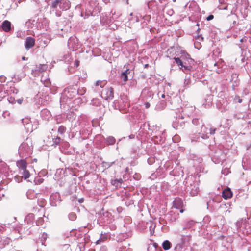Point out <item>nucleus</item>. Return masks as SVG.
Here are the masks:
<instances>
[{"mask_svg": "<svg viewBox=\"0 0 251 251\" xmlns=\"http://www.w3.org/2000/svg\"><path fill=\"white\" fill-rule=\"evenodd\" d=\"M147 6L149 9L154 12H159L160 11L163 10L165 8L163 6L161 7H158L157 2L155 1H151L148 2Z\"/></svg>", "mask_w": 251, "mask_h": 251, "instance_id": "14", "label": "nucleus"}, {"mask_svg": "<svg viewBox=\"0 0 251 251\" xmlns=\"http://www.w3.org/2000/svg\"><path fill=\"white\" fill-rule=\"evenodd\" d=\"M218 8L219 9L221 10H227V6H224L223 5H220L218 6Z\"/></svg>", "mask_w": 251, "mask_h": 251, "instance_id": "61", "label": "nucleus"}, {"mask_svg": "<svg viewBox=\"0 0 251 251\" xmlns=\"http://www.w3.org/2000/svg\"><path fill=\"white\" fill-rule=\"evenodd\" d=\"M229 172H230V171L228 168H225V169L222 170V174H223L225 175H228Z\"/></svg>", "mask_w": 251, "mask_h": 251, "instance_id": "58", "label": "nucleus"}, {"mask_svg": "<svg viewBox=\"0 0 251 251\" xmlns=\"http://www.w3.org/2000/svg\"><path fill=\"white\" fill-rule=\"evenodd\" d=\"M37 203L39 206L41 207H44L46 203V200L43 198H38Z\"/></svg>", "mask_w": 251, "mask_h": 251, "instance_id": "37", "label": "nucleus"}, {"mask_svg": "<svg viewBox=\"0 0 251 251\" xmlns=\"http://www.w3.org/2000/svg\"><path fill=\"white\" fill-rule=\"evenodd\" d=\"M183 206V201L181 199L178 198H176L173 201V207L178 209H180V212L183 213L184 210L182 209Z\"/></svg>", "mask_w": 251, "mask_h": 251, "instance_id": "16", "label": "nucleus"}, {"mask_svg": "<svg viewBox=\"0 0 251 251\" xmlns=\"http://www.w3.org/2000/svg\"><path fill=\"white\" fill-rule=\"evenodd\" d=\"M196 224V222L192 220H185L183 223V230L192 228Z\"/></svg>", "mask_w": 251, "mask_h": 251, "instance_id": "20", "label": "nucleus"}, {"mask_svg": "<svg viewBox=\"0 0 251 251\" xmlns=\"http://www.w3.org/2000/svg\"><path fill=\"white\" fill-rule=\"evenodd\" d=\"M79 247L80 251H84L85 248H84V246L83 244H80L79 245Z\"/></svg>", "mask_w": 251, "mask_h": 251, "instance_id": "64", "label": "nucleus"}, {"mask_svg": "<svg viewBox=\"0 0 251 251\" xmlns=\"http://www.w3.org/2000/svg\"><path fill=\"white\" fill-rule=\"evenodd\" d=\"M232 192L231 190L229 188L226 189L223 191L222 197L225 199L230 198L232 197Z\"/></svg>", "mask_w": 251, "mask_h": 251, "instance_id": "25", "label": "nucleus"}, {"mask_svg": "<svg viewBox=\"0 0 251 251\" xmlns=\"http://www.w3.org/2000/svg\"><path fill=\"white\" fill-rule=\"evenodd\" d=\"M191 238V236L190 235H181L180 241L181 243L184 245L186 243L189 242Z\"/></svg>", "mask_w": 251, "mask_h": 251, "instance_id": "26", "label": "nucleus"}, {"mask_svg": "<svg viewBox=\"0 0 251 251\" xmlns=\"http://www.w3.org/2000/svg\"><path fill=\"white\" fill-rule=\"evenodd\" d=\"M86 91V89L85 87L78 88L77 87V95H83Z\"/></svg>", "mask_w": 251, "mask_h": 251, "instance_id": "46", "label": "nucleus"}, {"mask_svg": "<svg viewBox=\"0 0 251 251\" xmlns=\"http://www.w3.org/2000/svg\"><path fill=\"white\" fill-rule=\"evenodd\" d=\"M147 161L150 165H151L155 162V159L154 157H151L148 159Z\"/></svg>", "mask_w": 251, "mask_h": 251, "instance_id": "53", "label": "nucleus"}, {"mask_svg": "<svg viewBox=\"0 0 251 251\" xmlns=\"http://www.w3.org/2000/svg\"><path fill=\"white\" fill-rule=\"evenodd\" d=\"M107 239V235L106 233L101 234L100 238L96 241V244H100L106 241Z\"/></svg>", "mask_w": 251, "mask_h": 251, "instance_id": "30", "label": "nucleus"}, {"mask_svg": "<svg viewBox=\"0 0 251 251\" xmlns=\"http://www.w3.org/2000/svg\"><path fill=\"white\" fill-rule=\"evenodd\" d=\"M40 115L42 119L46 121H49L51 119V114L47 109H42L40 112Z\"/></svg>", "mask_w": 251, "mask_h": 251, "instance_id": "19", "label": "nucleus"}, {"mask_svg": "<svg viewBox=\"0 0 251 251\" xmlns=\"http://www.w3.org/2000/svg\"><path fill=\"white\" fill-rule=\"evenodd\" d=\"M44 180V179L43 178H42L40 176H38L35 178L34 182L36 185H39L43 183Z\"/></svg>", "mask_w": 251, "mask_h": 251, "instance_id": "41", "label": "nucleus"}, {"mask_svg": "<svg viewBox=\"0 0 251 251\" xmlns=\"http://www.w3.org/2000/svg\"><path fill=\"white\" fill-rule=\"evenodd\" d=\"M208 100V102L206 103H203V105H207L208 106H210L212 103V97L211 96H208L207 99L206 100V101Z\"/></svg>", "mask_w": 251, "mask_h": 251, "instance_id": "52", "label": "nucleus"}, {"mask_svg": "<svg viewBox=\"0 0 251 251\" xmlns=\"http://www.w3.org/2000/svg\"><path fill=\"white\" fill-rule=\"evenodd\" d=\"M6 79V77L4 75H0V82H5Z\"/></svg>", "mask_w": 251, "mask_h": 251, "instance_id": "60", "label": "nucleus"}, {"mask_svg": "<svg viewBox=\"0 0 251 251\" xmlns=\"http://www.w3.org/2000/svg\"><path fill=\"white\" fill-rule=\"evenodd\" d=\"M63 93L68 98H73L77 95V85L70 86L64 89Z\"/></svg>", "mask_w": 251, "mask_h": 251, "instance_id": "9", "label": "nucleus"}, {"mask_svg": "<svg viewBox=\"0 0 251 251\" xmlns=\"http://www.w3.org/2000/svg\"><path fill=\"white\" fill-rule=\"evenodd\" d=\"M22 174L24 178L25 179H26L27 178H29L30 176V173L28 170H27L26 169L25 170H22Z\"/></svg>", "mask_w": 251, "mask_h": 251, "instance_id": "36", "label": "nucleus"}, {"mask_svg": "<svg viewBox=\"0 0 251 251\" xmlns=\"http://www.w3.org/2000/svg\"><path fill=\"white\" fill-rule=\"evenodd\" d=\"M184 246L181 243H178L176 245L174 248V250L175 251H181L182 249L184 247Z\"/></svg>", "mask_w": 251, "mask_h": 251, "instance_id": "45", "label": "nucleus"}, {"mask_svg": "<svg viewBox=\"0 0 251 251\" xmlns=\"http://www.w3.org/2000/svg\"><path fill=\"white\" fill-rule=\"evenodd\" d=\"M174 12L173 10L172 9H170L167 10V14L170 16H171L173 14Z\"/></svg>", "mask_w": 251, "mask_h": 251, "instance_id": "62", "label": "nucleus"}, {"mask_svg": "<svg viewBox=\"0 0 251 251\" xmlns=\"http://www.w3.org/2000/svg\"><path fill=\"white\" fill-rule=\"evenodd\" d=\"M216 130H217V129L216 128L211 127L209 129V133L211 135H213L215 134Z\"/></svg>", "mask_w": 251, "mask_h": 251, "instance_id": "57", "label": "nucleus"}, {"mask_svg": "<svg viewBox=\"0 0 251 251\" xmlns=\"http://www.w3.org/2000/svg\"><path fill=\"white\" fill-rule=\"evenodd\" d=\"M35 43V40L33 38L30 36L27 37L25 42V48L27 50L31 49L34 46Z\"/></svg>", "mask_w": 251, "mask_h": 251, "instance_id": "18", "label": "nucleus"}, {"mask_svg": "<svg viewBox=\"0 0 251 251\" xmlns=\"http://www.w3.org/2000/svg\"><path fill=\"white\" fill-rule=\"evenodd\" d=\"M171 242L167 240H165L162 243V247L165 250H169L171 248Z\"/></svg>", "mask_w": 251, "mask_h": 251, "instance_id": "33", "label": "nucleus"}, {"mask_svg": "<svg viewBox=\"0 0 251 251\" xmlns=\"http://www.w3.org/2000/svg\"><path fill=\"white\" fill-rule=\"evenodd\" d=\"M180 54L181 55L180 57L182 60H183V61H185L186 62V61H188L190 64L191 63V62H194L193 59L190 58L189 54L185 51L181 50L180 51Z\"/></svg>", "mask_w": 251, "mask_h": 251, "instance_id": "21", "label": "nucleus"}, {"mask_svg": "<svg viewBox=\"0 0 251 251\" xmlns=\"http://www.w3.org/2000/svg\"><path fill=\"white\" fill-rule=\"evenodd\" d=\"M113 106L115 109H118L120 111L126 113V108L129 106L126 97L124 96L115 100L113 102Z\"/></svg>", "mask_w": 251, "mask_h": 251, "instance_id": "5", "label": "nucleus"}, {"mask_svg": "<svg viewBox=\"0 0 251 251\" xmlns=\"http://www.w3.org/2000/svg\"><path fill=\"white\" fill-rule=\"evenodd\" d=\"M48 68V65L46 64H39L36 66V70L39 72L46 71Z\"/></svg>", "mask_w": 251, "mask_h": 251, "instance_id": "34", "label": "nucleus"}, {"mask_svg": "<svg viewBox=\"0 0 251 251\" xmlns=\"http://www.w3.org/2000/svg\"><path fill=\"white\" fill-rule=\"evenodd\" d=\"M29 120L28 119H25V120H23V124L25 125V128L27 129V130L29 131L30 130H31V131H32L33 130V127L32 126L31 128L30 129V126L31 125L30 123L27 122L26 121H29Z\"/></svg>", "mask_w": 251, "mask_h": 251, "instance_id": "31", "label": "nucleus"}, {"mask_svg": "<svg viewBox=\"0 0 251 251\" xmlns=\"http://www.w3.org/2000/svg\"><path fill=\"white\" fill-rule=\"evenodd\" d=\"M61 139L59 137L53 139V145L55 146L59 144Z\"/></svg>", "mask_w": 251, "mask_h": 251, "instance_id": "50", "label": "nucleus"}, {"mask_svg": "<svg viewBox=\"0 0 251 251\" xmlns=\"http://www.w3.org/2000/svg\"><path fill=\"white\" fill-rule=\"evenodd\" d=\"M7 169V166L6 164L4 163V165H0V174L4 173Z\"/></svg>", "mask_w": 251, "mask_h": 251, "instance_id": "49", "label": "nucleus"}, {"mask_svg": "<svg viewBox=\"0 0 251 251\" xmlns=\"http://www.w3.org/2000/svg\"><path fill=\"white\" fill-rule=\"evenodd\" d=\"M195 110V106L186 105L183 108L182 112L183 113L184 115H187L188 117H190L193 115Z\"/></svg>", "mask_w": 251, "mask_h": 251, "instance_id": "17", "label": "nucleus"}, {"mask_svg": "<svg viewBox=\"0 0 251 251\" xmlns=\"http://www.w3.org/2000/svg\"><path fill=\"white\" fill-rule=\"evenodd\" d=\"M198 134L199 136L197 137L196 139L193 138L192 136L191 137L192 142L198 141L200 137L203 139H206L209 138L208 133L207 132V128L204 126V124H202L201 125V130L200 131H198Z\"/></svg>", "mask_w": 251, "mask_h": 251, "instance_id": "10", "label": "nucleus"}, {"mask_svg": "<svg viewBox=\"0 0 251 251\" xmlns=\"http://www.w3.org/2000/svg\"><path fill=\"white\" fill-rule=\"evenodd\" d=\"M61 201V199L59 193H53L50 196V203L51 206H57Z\"/></svg>", "mask_w": 251, "mask_h": 251, "instance_id": "11", "label": "nucleus"}, {"mask_svg": "<svg viewBox=\"0 0 251 251\" xmlns=\"http://www.w3.org/2000/svg\"><path fill=\"white\" fill-rule=\"evenodd\" d=\"M192 122L193 124L195 126H198L200 124H201V125L203 124L202 120H200L199 118L193 119Z\"/></svg>", "mask_w": 251, "mask_h": 251, "instance_id": "43", "label": "nucleus"}, {"mask_svg": "<svg viewBox=\"0 0 251 251\" xmlns=\"http://www.w3.org/2000/svg\"><path fill=\"white\" fill-rule=\"evenodd\" d=\"M66 131V127H64L63 126H60L58 129V131L59 133L62 134H63Z\"/></svg>", "mask_w": 251, "mask_h": 251, "instance_id": "51", "label": "nucleus"}, {"mask_svg": "<svg viewBox=\"0 0 251 251\" xmlns=\"http://www.w3.org/2000/svg\"><path fill=\"white\" fill-rule=\"evenodd\" d=\"M80 44L78 39L75 36L71 37L68 41V49L72 51H75L80 48Z\"/></svg>", "mask_w": 251, "mask_h": 251, "instance_id": "7", "label": "nucleus"}, {"mask_svg": "<svg viewBox=\"0 0 251 251\" xmlns=\"http://www.w3.org/2000/svg\"><path fill=\"white\" fill-rule=\"evenodd\" d=\"M67 118L69 120H71L72 119L75 118L74 117V114L72 112H70V113L67 114Z\"/></svg>", "mask_w": 251, "mask_h": 251, "instance_id": "55", "label": "nucleus"}, {"mask_svg": "<svg viewBox=\"0 0 251 251\" xmlns=\"http://www.w3.org/2000/svg\"><path fill=\"white\" fill-rule=\"evenodd\" d=\"M174 60L178 66H181L180 69L183 71L185 70H190L192 68L191 65H187V63L183 61L180 57H174Z\"/></svg>", "mask_w": 251, "mask_h": 251, "instance_id": "15", "label": "nucleus"}, {"mask_svg": "<svg viewBox=\"0 0 251 251\" xmlns=\"http://www.w3.org/2000/svg\"><path fill=\"white\" fill-rule=\"evenodd\" d=\"M235 101H237L239 103H241L242 102V100L240 98L239 96H236L234 99Z\"/></svg>", "mask_w": 251, "mask_h": 251, "instance_id": "54", "label": "nucleus"}, {"mask_svg": "<svg viewBox=\"0 0 251 251\" xmlns=\"http://www.w3.org/2000/svg\"><path fill=\"white\" fill-rule=\"evenodd\" d=\"M34 219V215L32 213L28 214L25 218V222L27 224L32 223Z\"/></svg>", "mask_w": 251, "mask_h": 251, "instance_id": "27", "label": "nucleus"}, {"mask_svg": "<svg viewBox=\"0 0 251 251\" xmlns=\"http://www.w3.org/2000/svg\"><path fill=\"white\" fill-rule=\"evenodd\" d=\"M8 101L11 104L15 103V99L14 98L10 97L8 98Z\"/></svg>", "mask_w": 251, "mask_h": 251, "instance_id": "59", "label": "nucleus"}, {"mask_svg": "<svg viewBox=\"0 0 251 251\" xmlns=\"http://www.w3.org/2000/svg\"><path fill=\"white\" fill-rule=\"evenodd\" d=\"M200 181L196 176L190 175L188 176L183 182L186 190L189 192L192 196L197 195L199 191V183Z\"/></svg>", "mask_w": 251, "mask_h": 251, "instance_id": "3", "label": "nucleus"}, {"mask_svg": "<svg viewBox=\"0 0 251 251\" xmlns=\"http://www.w3.org/2000/svg\"><path fill=\"white\" fill-rule=\"evenodd\" d=\"M63 60L65 62L67 63L68 64H70L72 61V58L71 57L70 54L69 53H68L67 54L64 55L63 56Z\"/></svg>", "mask_w": 251, "mask_h": 251, "instance_id": "40", "label": "nucleus"}, {"mask_svg": "<svg viewBox=\"0 0 251 251\" xmlns=\"http://www.w3.org/2000/svg\"><path fill=\"white\" fill-rule=\"evenodd\" d=\"M33 149L32 141L31 139L27 138L20 145L18 149L19 155L22 158H27L32 154Z\"/></svg>", "mask_w": 251, "mask_h": 251, "instance_id": "4", "label": "nucleus"}, {"mask_svg": "<svg viewBox=\"0 0 251 251\" xmlns=\"http://www.w3.org/2000/svg\"><path fill=\"white\" fill-rule=\"evenodd\" d=\"M41 81L45 87H49L50 86L51 83L49 78H44L42 77Z\"/></svg>", "mask_w": 251, "mask_h": 251, "instance_id": "35", "label": "nucleus"}, {"mask_svg": "<svg viewBox=\"0 0 251 251\" xmlns=\"http://www.w3.org/2000/svg\"><path fill=\"white\" fill-rule=\"evenodd\" d=\"M17 167L21 171L25 170L27 168V163L25 159H21L16 162Z\"/></svg>", "mask_w": 251, "mask_h": 251, "instance_id": "23", "label": "nucleus"}, {"mask_svg": "<svg viewBox=\"0 0 251 251\" xmlns=\"http://www.w3.org/2000/svg\"><path fill=\"white\" fill-rule=\"evenodd\" d=\"M37 194L35 193L33 190H28L26 193V196L29 199H34L37 197Z\"/></svg>", "mask_w": 251, "mask_h": 251, "instance_id": "28", "label": "nucleus"}, {"mask_svg": "<svg viewBox=\"0 0 251 251\" xmlns=\"http://www.w3.org/2000/svg\"><path fill=\"white\" fill-rule=\"evenodd\" d=\"M166 103L165 100H161L155 107V109L157 110H162L166 107Z\"/></svg>", "mask_w": 251, "mask_h": 251, "instance_id": "29", "label": "nucleus"}, {"mask_svg": "<svg viewBox=\"0 0 251 251\" xmlns=\"http://www.w3.org/2000/svg\"><path fill=\"white\" fill-rule=\"evenodd\" d=\"M120 77V78L123 80L124 83H126L128 80L127 75L123 72L121 74Z\"/></svg>", "mask_w": 251, "mask_h": 251, "instance_id": "47", "label": "nucleus"}, {"mask_svg": "<svg viewBox=\"0 0 251 251\" xmlns=\"http://www.w3.org/2000/svg\"><path fill=\"white\" fill-rule=\"evenodd\" d=\"M237 8H238L242 13L246 14L248 7L247 0H237Z\"/></svg>", "mask_w": 251, "mask_h": 251, "instance_id": "13", "label": "nucleus"}, {"mask_svg": "<svg viewBox=\"0 0 251 251\" xmlns=\"http://www.w3.org/2000/svg\"><path fill=\"white\" fill-rule=\"evenodd\" d=\"M100 22L102 25H105L109 23L111 19L106 14H102L100 17Z\"/></svg>", "mask_w": 251, "mask_h": 251, "instance_id": "24", "label": "nucleus"}, {"mask_svg": "<svg viewBox=\"0 0 251 251\" xmlns=\"http://www.w3.org/2000/svg\"><path fill=\"white\" fill-rule=\"evenodd\" d=\"M106 83V80H98L93 88L95 91L100 93V96L103 99L107 100H111L114 97L113 89L111 87H106L101 90Z\"/></svg>", "mask_w": 251, "mask_h": 251, "instance_id": "1", "label": "nucleus"}, {"mask_svg": "<svg viewBox=\"0 0 251 251\" xmlns=\"http://www.w3.org/2000/svg\"><path fill=\"white\" fill-rule=\"evenodd\" d=\"M50 11L57 17L61 15L62 11H66L70 7V2L68 0H51Z\"/></svg>", "mask_w": 251, "mask_h": 251, "instance_id": "2", "label": "nucleus"}, {"mask_svg": "<svg viewBox=\"0 0 251 251\" xmlns=\"http://www.w3.org/2000/svg\"><path fill=\"white\" fill-rule=\"evenodd\" d=\"M99 139L100 140H102L103 141V137H101L100 135H99V136H97L96 137V138H95V143L97 144V147L98 148H103L104 147V144L103 143L102 141L101 142V143H100V145L97 144L98 140Z\"/></svg>", "mask_w": 251, "mask_h": 251, "instance_id": "32", "label": "nucleus"}, {"mask_svg": "<svg viewBox=\"0 0 251 251\" xmlns=\"http://www.w3.org/2000/svg\"><path fill=\"white\" fill-rule=\"evenodd\" d=\"M99 220L104 224H108L112 223L113 219L110 212H105L100 215Z\"/></svg>", "mask_w": 251, "mask_h": 251, "instance_id": "12", "label": "nucleus"}, {"mask_svg": "<svg viewBox=\"0 0 251 251\" xmlns=\"http://www.w3.org/2000/svg\"><path fill=\"white\" fill-rule=\"evenodd\" d=\"M161 98L163 99H165V100L169 101L171 99L169 95H165V94H162L161 95Z\"/></svg>", "mask_w": 251, "mask_h": 251, "instance_id": "56", "label": "nucleus"}, {"mask_svg": "<svg viewBox=\"0 0 251 251\" xmlns=\"http://www.w3.org/2000/svg\"><path fill=\"white\" fill-rule=\"evenodd\" d=\"M145 101V103H144V105H145V106L146 108H149L150 107V101Z\"/></svg>", "mask_w": 251, "mask_h": 251, "instance_id": "63", "label": "nucleus"}, {"mask_svg": "<svg viewBox=\"0 0 251 251\" xmlns=\"http://www.w3.org/2000/svg\"><path fill=\"white\" fill-rule=\"evenodd\" d=\"M1 28L6 32H10L11 29V23L7 20H5L2 24Z\"/></svg>", "mask_w": 251, "mask_h": 251, "instance_id": "22", "label": "nucleus"}, {"mask_svg": "<svg viewBox=\"0 0 251 251\" xmlns=\"http://www.w3.org/2000/svg\"><path fill=\"white\" fill-rule=\"evenodd\" d=\"M87 132H86L85 130L84 129H82L80 130V135H81L83 137V138H86L88 137V135H89V130H86Z\"/></svg>", "mask_w": 251, "mask_h": 251, "instance_id": "39", "label": "nucleus"}, {"mask_svg": "<svg viewBox=\"0 0 251 251\" xmlns=\"http://www.w3.org/2000/svg\"><path fill=\"white\" fill-rule=\"evenodd\" d=\"M153 93L150 88H144L140 96V99L143 101H151L153 97Z\"/></svg>", "mask_w": 251, "mask_h": 251, "instance_id": "8", "label": "nucleus"}, {"mask_svg": "<svg viewBox=\"0 0 251 251\" xmlns=\"http://www.w3.org/2000/svg\"><path fill=\"white\" fill-rule=\"evenodd\" d=\"M68 218L71 221H75L76 218V214L75 212H71L68 214Z\"/></svg>", "mask_w": 251, "mask_h": 251, "instance_id": "44", "label": "nucleus"}, {"mask_svg": "<svg viewBox=\"0 0 251 251\" xmlns=\"http://www.w3.org/2000/svg\"><path fill=\"white\" fill-rule=\"evenodd\" d=\"M48 237V235L46 233H43L41 237L40 238V241L42 244H44V242H45Z\"/></svg>", "mask_w": 251, "mask_h": 251, "instance_id": "48", "label": "nucleus"}, {"mask_svg": "<svg viewBox=\"0 0 251 251\" xmlns=\"http://www.w3.org/2000/svg\"><path fill=\"white\" fill-rule=\"evenodd\" d=\"M190 79L189 78H185L183 83V87L184 89H187L190 86Z\"/></svg>", "mask_w": 251, "mask_h": 251, "instance_id": "42", "label": "nucleus"}, {"mask_svg": "<svg viewBox=\"0 0 251 251\" xmlns=\"http://www.w3.org/2000/svg\"><path fill=\"white\" fill-rule=\"evenodd\" d=\"M115 142V139L112 136H109L106 139L107 144L109 145H112L114 144Z\"/></svg>", "mask_w": 251, "mask_h": 251, "instance_id": "38", "label": "nucleus"}, {"mask_svg": "<svg viewBox=\"0 0 251 251\" xmlns=\"http://www.w3.org/2000/svg\"><path fill=\"white\" fill-rule=\"evenodd\" d=\"M184 118V116L182 114L176 116L172 123L173 128L176 129H183L185 126V122L183 120Z\"/></svg>", "mask_w": 251, "mask_h": 251, "instance_id": "6", "label": "nucleus"}]
</instances>
